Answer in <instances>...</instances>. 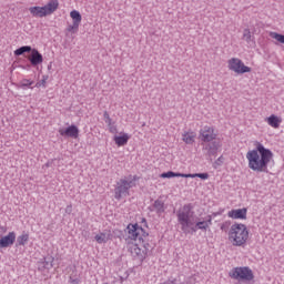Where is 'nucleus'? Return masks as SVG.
<instances>
[{"label":"nucleus","instance_id":"obj_5","mask_svg":"<svg viewBox=\"0 0 284 284\" xmlns=\"http://www.w3.org/2000/svg\"><path fill=\"white\" fill-rule=\"evenodd\" d=\"M134 185H136L134 180L121 179L116 182L114 199L116 201H121L122 196H130V189L134 187Z\"/></svg>","mask_w":284,"mask_h":284},{"label":"nucleus","instance_id":"obj_12","mask_svg":"<svg viewBox=\"0 0 284 284\" xmlns=\"http://www.w3.org/2000/svg\"><path fill=\"white\" fill-rule=\"evenodd\" d=\"M16 241H17V233L9 232L8 235L2 236L0 239V250L3 247H10V245H14Z\"/></svg>","mask_w":284,"mask_h":284},{"label":"nucleus","instance_id":"obj_33","mask_svg":"<svg viewBox=\"0 0 284 284\" xmlns=\"http://www.w3.org/2000/svg\"><path fill=\"white\" fill-rule=\"evenodd\" d=\"M65 214H72V204L65 207Z\"/></svg>","mask_w":284,"mask_h":284},{"label":"nucleus","instance_id":"obj_30","mask_svg":"<svg viewBox=\"0 0 284 284\" xmlns=\"http://www.w3.org/2000/svg\"><path fill=\"white\" fill-rule=\"evenodd\" d=\"M270 37H272V39H275L276 41H278L280 43H284V36L281 33H276V32H271Z\"/></svg>","mask_w":284,"mask_h":284},{"label":"nucleus","instance_id":"obj_32","mask_svg":"<svg viewBox=\"0 0 284 284\" xmlns=\"http://www.w3.org/2000/svg\"><path fill=\"white\" fill-rule=\"evenodd\" d=\"M109 131L111 132V134H116V125L110 124L109 125Z\"/></svg>","mask_w":284,"mask_h":284},{"label":"nucleus","instance_id":"obj_4","mask_svg":"<svg viewBox=\"0 0 284 284\" xmlns=\"http://www.w3.org/2000/svg\"><path fill=\"white\" fill-rule=\"evenodd\" d=\"M250 237V232L247 231V226L245 224H233L229 232V241H231L232 245L235 247H241V245H245L247 243V239Z\"/></svg>","mask_w":284,"mask_h":284},{"label":"nucleus","instance_id":"obj_31","mask_svg":"<svg viewBox=\"0 0 284 284\" xmlns=\"http://www.w3.org/2000/svg\"><path fill=\"white\" fill-rule=\"evenodd\" d=\"M33 83H34V81H32V80L23 79L20 82V87H22V88H30V85H32Z\"/></svg>","mask_w":284,"mask_h":284},{"label":"nucleus","instance_id":"obj_27","mask_svg":"<svg viewBox=\"0 0 284 284\" xmlns=\"http://www.w3.org/2000/svg\"><path fill=\"white\" fill-rule=\"evenodd\" d=\"M202 179L205 181L206 179H210V174L207 173H195V174H186L185 179Z\"/></svg>","mask_w":284,"mask_h":284},{"label":"nucleus","instance_id":"obj_26","mask_svg":"<svg viewBox=\"0 0 284 284\" xmlns=\"http://www.w3.org/2000/svg\"><path fill=\"white\" fill-rule=\"evenodd\" d=\"M31 51H32V47L23 45V47H20L19 49H17L14 51V55L16 57H21V54H26V52H31Z\"/></svg>","mask_w":284,"mask_h":284},{"label":"nucleus","instance_id":"obj_19","mask_svg":"<svg viewBox=\"0 0 284 284\" xmlns=\"http://www.w3.org/2000/svg\"><path fill=\"white\" fill-rule=\"evenodd\" d=\"M130 251L132 256H138V258L144 257L143 254L145 253H143V248L138 241H135V243L130 246Z\"/></svg>","mask_w":284,"mask_h":284},{"label":"nucleus","instance_id":"obj_10","mask_svg":"<svg viewBox=\"0 0 284 284\" xmlns=\"http://www.w3.org/2000/svg\"><path fill=\"white\" fill-rule=\"evenodd\" d=\"M30 55H28V61H30L31 65H33V68H37V65H41V63H43V54H41V52H39V50L37 49H32L30 51Z\"/></svg>","mask_w":284,"mask_h":284},{"label":"nucleus","instance_id":"obj_7","mask_svg":"<svg viewBox=\"0 0 284 284\" xmlns=\"http://www.w3.org/2000/svg\"><path fill=\"white\" fill-rule=\"evenodd\" d=\"M227 64L229 70H231V72H235V74H246V72H252V68L245 65L243 60L239 58H231L227 61Z\"/></svg>","mask_w":284,"mask_h":284},{"label":"nucleus","instance_id":"obj_3","mask_svg":"<svg viewBox=\"0 0 284 284\" xmlns=\"http://www.w3.org/2000/svg\"><path fill=\"white\" fill-rule=\"evenodd\" d=\"M178 223L184 234H190V230L196 223V215H194V206L185 204L176 212Z\"/></svg>","mask_w":284,"mask_h":284},{"label":"nucleus","instance_id":"obj_22","mask_svg":"<svg viewBox=\"0 0 284 284\" xmlns=\"http://www.w3.org/2000/svg\"><path fill=\"white\" fill-rule=\"evenodd\" d=\"M195 140H196V133H194L193 131H187L184 134H182V141H184L186 145H192Z\"/></svg>","mask_w":284,"mask_h":284},{"label":"nucleus","instance_id":"obj_23","mask_svg":"<svg viewBox=\"0 0 284 284\" xmlns=\"http://www.w3.org/2000/svg\"><path fill=\"white\" fill-rule=\"evenodd\" d=\"M242 40L245 41L248 45L254 43V36L250 29L246 28L243 30Z\"/></svg>","mask_w":284,"mask_h":284},{"label":"nucleus","instance_id":"obj_14","mask_svg":"<svg viewBox=\"0 0 284 284\" xmlns=\"http://www.w3.org/2000/svg\"><path fill=\"white\" fill-rule=\"evenodd\" d=\"M59 134L61 136H70L71 139L79 138V128L77 125L68 126L67 129H60Z\"/></svg>","mask_w":284,"mask_h":284},{"label":"nucleus","instance_id":"obj_1","mask_svg":"<svg viewBox=\"0 0 284 284\" xmlns=\"http://www.w3.org/2000/svg\"><path fill=\"white\" fill-rule=\"evenodd\" d=\"M246 159L250 170L257 173H267L270 172L267 165H270L272 159H274V153H272L270 149H265L261 142H257L256 150L248 151Z\"/></svg>","mask_w":284,"mask_h":284},{"label":"nucleus","instance_id":"obj_15","mask_svg":"<svg viewBox=\"0 0 284 284\" xmlns=\"http://www.w3.org/2000/svg\"><path fill=\"white\" fill-rule=\"evenodd\" d=\"M44 12L48 16L57 12V10L59 9V0H50L44 7Z\"/></svg>","mask_w":284,"mask_h":284},{"label":"nucleus","instance_id":"obj_17","mask_svg":"<svg viewBox=\"0 0 284 284\" xmlns=\"http://www.w3.org/2000/svg\"><path fill=\"white\" fill-rule=\"evenodd\" d=\"M149 210L150 212H156V214H163V212H165V203L161 200H155Z\"/></svg>","mask_w":284,"mask_h":284},{"label":"nucleus","instance_id":"obj_16","mask_svg":"<svg viewBox=\"0 0 284 284\" xmlns=\"http://www.w3.org/2000/svg\"><path fill=\"white\" fill-rule=\"evenodd\" d=\"M230 219H247V209L232 210L227 213Z\"/></svg>","mask_w":284,"mask_h":284},{"label":"nucleus","instance_id":"obj_11","mask_svg":"<svg viewBox=\"0 0 284 284\" xmlns=\"http://www.w3.org/2000/svg\"><path fill=\"white\" fill-rule=\"evenodd\" d=\"M210 225H212V215L207 216V220L205 221H199L196 222L195 220V224H193L190 229V234H194V232H196L197 230H207V227H210Z\"/></svg>","mask_w":284,"mask_h":284},{"label":"nucleus","instance_id":"obj_38","mask_svg":"<svg viewBox=\"0 0 284 284\" xmlns=\"http://www.w3.org/2000/svg\"><path fill=\"white\" fill-rule=\"evenodd\" d=\"M42 83H45V80H42Z\"/></svg>","mask_w":284,"mask_h":284},{"label":"nucleus","instance_id":"obj_2","mask_svg":"<svg viewBox=\"0 0 284 284\" xmlns=\"http://www.w3.org/2000/svg\"><path fill=\"white\" fill-rule=\"evenodd\" d=\"M129 231V239L132 241H138L141 247L143 248L142 252L144 255L150 254L154 250V244L148 240L149 234L143 230V227H140L139 224H129L128 225Z\"/></svg>","mask_w":284,"mask_h":284},{"label":"nucleus","instance_id":"obj_35","mask_svg":"<svg viewBox=\"0 0 284 284\" xmlns=\"http://www.w3.org/2000/svg\"><path fill=\"white\" fill-rule=\"evenodd\" d=\"M103 116H104V119L106 121L108 119H110V113H108V111H104Z\"/></svg>","mask_w":284,"mask_h":284},{"label":"nucleus","instance_id":"obj_34","mask_svg":"<svg viewBox=\"0 0 284 284\" xmlns=\"http://www.w3.org/2000/svg\"><path fill=\"white\" fill-rule=\"evenodd\" d=\"M221 163H223V156H220V158L215 161V165H221Z\"/></svg>","mask_w":284,"mask_h":284},{"label":"nucleus","instance_id":"obj_6","mask_svg":"<svg viewBox=\"0 0 284 284\" xmlns=\"http://www.w3.org/2000/svg\"><path fill=\"white\" fill-rule=\"evenodd\" d=\"M229 276L231 278H234L235 281H254V272H252V268L247 266H240L234 267L230 273Z\"/></svg>","mask_w":284,"mask_h":284},{"label":"nucleus","instance_id":"obj_36","mask_svg":"<svg viewBox=\"0 0 284 284\" xmlns=\"http://www.w3.org/2000/svg\"><path fill=\"white\" fill-rule=\"evenodd\" d=\"M105 123H108V125H112V118H109L108 120H105Z\"/></svg>","mask_w":284,"mask_h":284},{"label":"nucleus","instance_id":"obj_8","mask_svg":"<svg viewBox=\"0 0 284 284\" xmlns=\"http://www.w3.org/2000/svg\"><path fill=\"white\" fill-rule=\"evenodd\" d=\"M216 136H219V134L214 131V128L212 126L206 125L200 130V139L204 143H212L216 141Z\"/></svg>","mask_w":284,"mask_h":284},{"label":"nucleus","instance_id":"obj_18","mask_svg":"<svg viewBox=\"0 0 284 284\" xmlns=\"http://www.w3.org/2000/svg\"><path fill=\"white\" fill-rule=\"evenodd\" d=\"M95 241L100 245L103 244V243H108V241H112V232L104 231V232H102L100 234H97L95 235Z\"/></svg>","mask_w":284,"mask_h":284},{"label":"nucleus","instance_id":"obj_20","mask_svg":"<svg viewBox=\"0 0 284 284\" xmlns=\"http://www.w3.org/2000/svg\"><path fill=\"white\" fill-rule=\"evenodd\" d=\"M113 141L115 142V144H118L119 148H121L123 145H128V141H130V135H128V133H123L122 135H115L113 138Z\"/></svg>","mask_w":284,"mask_h":284},{"label":"nucleus","instance_id":"obj_24","mask_svg":"<svg viewBox=\"0 0 284 284\" xmlns=\"http://www.w3.org/2000/svg\"><path fill=\"white\" fill-rule=\"evenodd\" d=\"M266 121L271 128H280L281 125V119L276 116L275 114H272L271 116L266 118Z\"/></svg>","mask_w":284,"mask_h":284},{"label":"nucleus","instance_id":"obj_13","mask_svg":"<svg viewBox=\"0 0 284 284\" xmlns=\"http://www.w3.org/2000/svg\"><path fill=\"white\" fill-rule=\"evenodd\" d=\"M219 148H221V142L213 141L207 143L203 150L206 151V155L212 159V156H216V153L219 152Z\"/></svg>","mask_w":284,"mask_h":284},{"label":"nucleus","instance_id":"obj_37","mask_svg":"<svg viewBox=\"0 0 284 284\" xmlns=\"http://www.w3.org/2000/svg\"><path fill=\"white\" fill-rule=\"evenodd\" d=\"M221 230H225V224H222Z\"/></svg>","mask_w":284,"mask_h":284},{"label":"nucleus","instance_id":"obj_28","mask_svg":"<svg viewBox=\"0 0 284 284\" xmlns=\"http://www.w3.org/2000/svg\"><path fill=\"white\" fill-rule=\"evenodd\" d=\"M44 267L45 270H51V267H54V257L52 256H48V257H44Z\"/></svg>","mask_w":284,"mask_h":284},{"label":"nucleus","instance_id":"obj_21","mask_svg":"<svg viewBox=\"0 0 284 284\" xmlns=\"http://www.w3.org/2000/svg\"><path fill=\"white\" fill-rule=\"evenodd\" d=\"M29 12L30 14H32V17H39V18L48 17L45 13V9L43 7H31L29 8Z\"/></svg>","mask_w":284,"mask_h":284},{"label":"nucleus","instance_id":"obj_25","mask_svg":"<svg viewBox=\"0 0 284 284\" xmlns=\"http://www.w3.org/2000/svg\"><path fill=\"white\" fill-rule=\"evenodd\" d=\"M160 176H161V179H174V176H181L182 179H185L186 174L169 171V172L162 173Z\"/></svg>","mask_w":284,"mask_h":284},{"label":"nucleus","instance_id":"obj_29","mask_svg":"<svg viewBox=\"0 0 284 284\" xmlns=\"http://www.w3.org/2000/svg\"><path fill=\"white\" fill-rule=\"evenodd\" d=\"M29 239H30V236L27 233H24V234L18 236L17 243H18V245H26L28 243Z\"/></svg>","mask_w":284,"mask_h":284},{"label":"nucleus","instance_id":"obj_9","mask_svg":"<svg viewBox=\"0 0 284 284\" xmlns=\"http://www.w3.org/2000/svg\"><path fill=\"white\" fill-rule=\"evenodd\" d=\"M70 17L73 20V23L67 28V32H72V34H77V32H79V26H81V13L77 10H73L70 12Z\"/></svg>","mask_w":284,"mask_h":284}]
</instances>
